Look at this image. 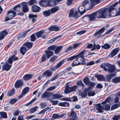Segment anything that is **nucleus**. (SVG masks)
<instances>
[{
	"label": "nucleus",
	"instance_id": "f257e3e1",
	"mask_svg": "<svg viewBox=\"0 0 120 120\" xmlns=\"http://www.w3.org/2000/svg\"><path fill=\"white\" fill-rule=\"evenodd\" d=\"M108 12L103 10L97 11L92 14L85 16L82 18L84 22H87L89 21H94L98 19L106 18Z\"/></svg>",
	"mask_w": 120,
	"mask_h": 120
},
{
	"label": "nucleus",
	"instance_id": "f03ea898",
	"mask_svg": "<svg viewBox=\"0 0 120 120\" xmlns=\"http://www.w3.org/2000/svg\"><path fill=\"white\" fill-rule=\"evenodd\" d=\"M90 55L89 52L83 50L77 55L68 58L67 60L69 61L76 59V60L72 64L71 66L73 67L78 65H83L85 64L84 61V55L86 57Z\"/></svg>",
	"mask_w": 120,
	"mask_h": 120
},
{
	"label": "nucleus",
	"instance_id": "7ed1b4c3",
	"mask_svg": "<svg viewBox=\"0 0 120 120\" xmlns=\"http://www.w3.org/2000/svg\"><path fill=\"white\" fill-rule=\"evenodd\" d=\"M18 58L13 55L11 56L8 59L7 61L2 66V69L4 70L8 71L11 68L13 61L16 60Z\"/></svg>",
	"mask_w": 120,
	"mask_h": 120
},
{
	"label": "nucleus",
	"instance_id": "20e7f679",
	"mask_svg": "<svg viewBox=\"0 0 120 120\" xmlns=\"http://www.w3.org/2000/svg\"><path fill=\"white\" fill-rule=\"evenodd\" d=\"M100 67L101 68H103L105 71H107L109 73L113 72L116 70L115 65H112L108 63L102 64L101 65Z\"/></svg>",
	"mask_w": 120,
	"mask_h": 120
},
{
	"label": "nucleus",
	"instance_id": "39448f33",
	"mask_svg": "<svg viewBox=\"0 0 120 120\" xmlns=\"http://www.w3.org/2000/svg\"><path fill=\"white\" fill-rule=\"evenodd\" d=\"M80 16V15H79L77 9L73 8L71 9L69 13V17H74L77 18Z\"/></svg>",
	"mask_w": 120,
	"mask_h": 120
},
{
	"label": "nucleus",
	"instance_id": "423d86ee",
	"mask_svg": "<svg viewBox=\"0 0 120 120\" xmlns=\"http://www.w3.org/2000/svg\"><path fill=\"white\" fill-rule=\"evenodd\" d=\"M16 14V12L13 10H10L8 11L6 14L7 17H6L4 20L5 21L13 19Z\"/></svg>",
	"mask_w": 120,
	"mask_h": 120
},
{
	"label": "nucleus",
	"instance_id": "0eeeda50",
	"mask_svg": "<svg viewBox=\"0 0 120 120\" xmlns=\"http://www.w3.org/2000/svg\"><path fill=\"white\" fill-rule=\"evenodd\" d=\"M81 5L84 7L86 9L89 10L92 8L91 3H90L89 0H85L83 1Z\"/></svg>",
	"mask_w": 120,
	"mask_h": 120
},
{
	"label": "nucleus",
	"instance_id": "6e6552de",
	"mask_svg": "<svg viewBox=\"0 0 120 120\" xmlns=\"http://www.w3.org/2000/svg\"><path fill=\"white\" fill-rule=\"evenodd\" d=\"M77 87V86L76 85L74 86L71 87L66 86L64 91V92L66 94H67L71 92L75 91Z\"/></svg>",
	"mask_w": 120,
	"mask_h": 120
},
{
	"label": "nucleus",
	"instance_id": "1a4fd4ad",
	"mask_svg": "<svg viewBox=\"0 0 120 120\" xmlns=\"http://www.w3.org/2000/svg\"><path fill=\"white\" fill-rule=\"evenodd\" d=\"M20 5L22 6V11L24 13L26 12L29 11V9L28 6V3L26 2H23L20 4Z\"/></svg>",
	"mask_w": 120,
	"mask_h": 120
},
{
	"label": "nucleus",
	"instance_id": "9d476101",
	"mask_svg": "<svg viewBox=\"0 0 120 120\" xmlns=\"http://www.w3.org/2000/svg\"><path fill=\"white\" fill-rule=\"evenodd\" d=\"M118 3V2H116L114 4H113L112 5L110 6L109 8V11L108 10H105V9H101V10H104L105 11L108 12V13H107V16L106 18L107 17H109L110 16V12L112 10L114 9V7H115V6L117 5Z\"/></svg>",
	"mask_w": 120,
	"mask_h": 120
},
{
	"label": "nucleus",
	"instance_id": "9b49d317",
	"mask_svg": "<svg viewBox=\"0 0 120 120\" xmlns=\"http://www.w3.org/2000/svg\"><path fill=\"white\" fill-rule=\"evenodd\" d=\"M24 84L23 81L20 79L17 80L14 86L15 88H19L22 87Z\"/></svg>",
	"mask_w": 120,
	"mask_h": 120
},
{
	"label": "nucleus",
	"instance_id": "f8f14e48",
	"mask_svg": "<svg viewBox=\"0 0 120 120\" xmlns=\"http://www.w3.org/2000/svg\"><path fill=\"white\" fill-rule=\"evenodd\" d=\"M119 48H117L113 49L111 52L110 53L109 55V56L110 57L112 58L116 55L119 52Z\"/></svg>",
	"mask_w": 120,
	"mask_h": 120
},
{
	"label": "nucleus",
	"instance_id": "ddd939ff",
	"mask_svg": "<svg viewBox=\"0 0 120 120\" xmlns=\"http://www.w3.org/2000/svg\"><path fill=\"white\" fill-rule=\"evenodd\" d=\"M53 93H51L45 92L43 94L42 96L44 98H46L48 100L51 99V96L52 94Z\"/></svg>",
	"mask_w": 120,
	"mask_h": 120
},
{
	"label": "nucleus",
	"instance_id": "4468645a",
	"mask_svg": "<svg viewBox=\"0 0 120 120\" xmlns=\"http://www.w3.org/2000/svg\"><path fill=\"white\" fill-rule=\"evenodd\" d=\"M86 8L82 5L80 6L78 8L79 13L80 15V16L83 15L85 12Z\"/></svg>",
	"mask_w": 120,
	"mask_h": 120
},
{
	"label": "nucleus",
	"instance_id": "2eb2a0df",
	"mask_svg": "<svg viewBox=\"0 0 120 120\" xmlns=\"http://www.w3.org/2000/svg\"><path fill=\"white\" fill-rule=\"evenodd\" d=\"M32 11L34 12H39L40 11L41 8L36 5H33L31 7Z\"/></svg>",
	"mask_w": 120,
	"mask_h": 120
},
{
	"label": "nucleus",
	"instance_id": "dca6fc26",
	"mask_svg": "<svg viewBox=\"0 0 120 120\" xmlns=\"http://www.w3.org/2000/svg\"><path fill=\"white\" fill-rule=\"evenodd\" d=\"M94 108L95 109L98 110V112H103V107L100 104L96 105L94 107Z\"/></svg>",
	"mask_w": 120,
	"mask_h": 120
},
{
	"label": "nucleus",
	"instance_id": "f3484780",
	"mask_svg": "<svg viewBox=\"0 0 120 120\" xmlns=\"http://www.w3.org/2000/svg\"><path fill=\"white\" fill-rule=\"evenodd\" d=\"M89 90V88H86L84 89L83 92L79 93V95L82 98H84L87 96V91Z\"/></svg>",
	"mask_w": 120,
	"mask_h": 120
},
{
	"label": "nucleus",
	"instance_id": "a211bd4d",
	"mask_svg": "<svg viewBox=\"0 0 120 120\" xmlns=\"http://www.w3.org/2000/svg\"><path fill=\"white\" fill-rule=\"evenodd\" d=\"M62 95L58 94H52V99H60L63 97Z\"/></svg>",
	"mask_w": 120,
	"mask_h": 120
},
{
	"label": "nucleus",
	"instance_id": "6ab92c4d",
	"mask_svg": "<svg viewBox=\"0 0 120 120\" xmlns=\"http://www.w3.org/2000/svg\"><path fill=\"white\" fill-rule=\"evenodd\" d=\"M47 5L48 6L52 7L54 6L56 4L55 0H47Z\"/></svg>",
	"mask_w": 120,
	"mask_h": 120
},
{
	"label": "nucleus",
	"instance_id": "aec40b11",
	"mask_svg": "<svg viewBox=\"0 0 120 120\" xmlns=\"http://www.w3.org/2000/svg\"><path fill=\"white\" fill-rule=\"evenodd\" d=\"M32 28L27 30L22 33L19 35V37L20 38L22 37L23 38L25 37L27 35V33L29 32Z\"/></svg>",
	"mask_w": 120,
	"mask_h": 120
},
{
	"label": "nucleus",
	"instance_id": "412c9836",
	"mask_svg": "<svg viewBox=\"0 0 120 120\" xmlns=\"http://www.w3.org/2000/svg\"><path fill=\"white\" fill-rule=\"evenodd\" d=\"M39 4L40 5L43 7H46L48 6L47 0H42L39 2Z\"/></svg>",
	"mask_w": 120,
	"mask_h": 120
},
{
	"label": "nucleus",
	"instance_id": "4be33fe9",
	"mask_svg": "<svg viewBox=\"0 0 120 120\" xmlns=\"http://www.w3.org/2000/svg\"><path fill=\"white\" fill-rule=\"evenodd\" d=\"M8 34L6 30L3 31L0 33V40L3 39Z\"/></svg>",
	"mask_w": 120,
	"mask_h": 120
},
{
	"label": "nucleus",
	"instance_id": "5701e85b",
	"mask_svg": "<svg viewBox=\"0 0 120 120\" xmlns=\"http://www.w3.org/2000/svg\"><path fill=\"white\" fill-rule=\"evenodd\" d=\"M45 53L46 54V57L47 59H49L52 56L53 52H52L50 50H46L45 51Z\"/></svg>",
	"mask_w": 120,
	"mask_h": 120
},
{
	"label": "nucleus",
	"instance_id": "b1692460",
	"mask_svg": "<svg viewBox=\"0 0 120 120\" xmlns=\"http://www.w3.org/2000/svg\"><path fill=\"white\" fill-rule=\"evenodd\" d=\"M33 44L32 42H27L23 44V45L26 46L28 49L31 48Z\"/></svg>",
	"mask_w": 120,
	"mask_h": 120
},
{
	"label": "nucleus",
	"instance_id": "393cba45",
	"mask_svg": "<svg viewBox=\"0 0 120 120\" xmlns=\"http://www.w3.org/2000/svg\"><path fill=\"white\" fill-rule=\"evenodd\" d=\"M52 73L50 71L47 70L43 73L42 75L46 77H50L52 76Z\"/></svg>",
	"mask_w": 120,
	"mask_h": 120
},
{
	"label": "nucleus",
	"instance_id": "a878e982",
	"mask_svg": "<svg viewBox=\"0 0 120 120\" xmlns=\"http://www.w3.org/2000/svg\"><path fill=\"white\" fill-rule=\"evenodd\" d=\"M92 7L96 4L100 3L101 0H90Z\"/></svg>",
	"mask_w": 120,
	"mask_h": 120
},
{
	"label": "nucleus",
	"instance_id": "bb28decb",
	"mask_svg": "<svg viewBox=\"0 0 120 120\" xmlns=\"http://www.w3.org/2000/svg\"><path fill=\"white\" fill-rule=\"evenodd\" d=\"M49 29L51 31H57L59 30V28L58 27L54 25L49 27Z\"/></svg>",
	"mask_w": 120,
	"mask_h": 120
},
{
	"label": "nucleus",
	"instance_id": "cd10ccee",
	"mask_svg": "<svg viewBox=\"0 0 120 120\" xmlns=\"http://www.w3.org/2000/svg\"><path fill=\"white\" fill-rule=\"evenodd\" d=\"M98 80L100 81H105V79L104 77L102 75H98L96 76Z\"/></svg>",
	"mask_w": 120,
	"mask_h": 120
},
{
	"label": "nucleus",
	"instance_id": "c85d7f7f",
	"mask_svg": "<svg viewBox=\"0 0 120 120\" xmlns=\"http://www.w3.org/2000/svg\"><path fill=\"white\" fill-rule=\"evenodd\" d=\"M42 13L44 17H48L51 15L50 10L43 11Z\"/></svg>",
	"mask_w": 120,
	"mask_h": 120
},
{
	"label": "nucleus",
	"instance_id": "c756f323",
	"mask_svg": "<svg viewBox=\"0 0 120 120\" xmlns=\"http://www.w3.org/2000/svg\"><path fill=\"white\" fill-rule=\"evenodd\" d=\"M29 89V88L28 87L25 88L23 90L22 94L21 95H20L19 97L20 98L22 97L23 96V95L25 94L28 92Z\"/></svg>",
	"mask_w": 120,
	"mask_h": 120
},
{
	"label": "nucleus",
	"instance_id": "7c9ffc66",
	"mask_svg": "<svg viewBox=\"0 0 120 120\" xmlns=\"http://www.w3.org/2000/svg\"><path fill=\"white\" fill-rule=\"evenodd\" d=\"M33 75L31 74H26L24 76L23 79L24 80H27L31 79Z\"/></svg>",
	"mask_w": 120,
	"mask_h": 120
},
{
	"label": "nucleus",
	"instance_id": "2f4dec72",
	"mask_svg": "<svg viewBox=\"0 0 120 120\" xmlns=\"http://www.w3.org/2000/svg\"><path fill=\"white\" fill-rule=\"evenodd\" d=\"M58 105L62 106L68 107L69 106V103L66 102H60L58 103Z\"/></svg>",
	"mask_w": 120,
	"mask_h": 120
},
{
	"label": "nucleus",
	"instance_id": "473e14b6",
	"mask_svg": "<svg viewBox=\"0 0 120 120\" xmlns=\"http://www.w3.org/2000/svg\"><path fill=\"white\" fill-rule=\"evenodd\" d=\"M115 75V74H112L107 75L106 77V79L107 81H110V79Z\"/></svg>",
	"mask_w": 120,
	"mask_h": 120
},
{
	"label": "nucleus",
	"instance_id": "72a5a7b5",
	"mask_svg": "<svg viewBox=\"0 0 120 120\" xmlns=\"http://www.w3.org/2000/svg\"><path fill=\"white\" fill-rule=\"evenodd\" d=\"M59 9L58 7H55L52 8L50 10V11L51 14H53L57 11Z\"/></svg>",
	"mask_w": 120,
	"mask_h": 120
},
{
	"label": "nucleus",
	"instance_id": "f704fd0d",
	"mask_svg": "<svg viewBox=\"0 0 120 120\" xmlns=\"http://www.w3.org/2000/svg\"><path fill=\"white\" fill-rule=\"evenodd\" d=\"M63 48L62 46H60L56 47L55 50V53L56 54H58L61 51Z\"/></svg>",
	"mask_w": 120,
	"mask_h": 120
},
{
	"label": "nucleus",
	"instance_id": "c9c22d12",
	"mask_svg": "<svg viewBox=\"0 0 120 120\" xmlns=\"http://www.w3.org/2000/svg\"><path fill=\"white\" fill-rule=\"evenodd\" d=\"M27 50L26 48L24 47H21L20 49V51L21 53L23 55H24Z\"/></svg>",
	"mask_w": 120,
	"mask_h": 120
},
{
	"label": "nucleus",
	"instance_id": "e433bc0d",
	"mask_svg": "<svg viewBox=\"0 0 120 120\" xmlns=\"http://www.w3.org/2000/svg\"><path fill=\"white\" fill-rule=\"evenodd\" d=\"M105 30V28L104 27L102 28L101 29H100L98 31L95 33L94 35L95 36L99 34L104 32Z\"/></svg>",
	"mask_w": 120,
	"mask_h": 120
},
{
	"label": "nucleus",
	"instance_id": "4c0bfd02",
	"mask_svg": "<svg viewBox=\"0 0 120 120\" xmlns=\"http://www.w3.org/2000/svg\"><path fill=\"white\" fill-rule=\"evenodd\" d=\"M112 80L114 83H116L120 81V77H116L113 78Z\"/></svg>",
	"mask_w": 120,
	"mask_h": 120
},
{
	"label": "nucleus",
	"instance_id": "58836bf2",
	"mask_svg": "<svg viewBox=\"0 0 120 120\" xmlns=\"http://www.w3.org/2000/svg\"><path fill=\"white\" fill-rule=\"evenodd\" d=\"M64 60H63L58 62L55 66L56 68L57 69L60 67L64 63Z\"/></svg>",
	"mask_w": 120,
	"mask_h": 120
},
{
	"label": "nucleus",
	"instance_id": "ea45409f",
	"mask_svg": "<svg viewBox=\"0 0 120 120\" xmlns=\"http://www.w3.org/2000/svg\"><path fill=\"white\" fill-rule=\"evenodd\" d=\"M43 34V31L41 30L36 33L35 34L36 36L38 38H39L41 37Z\"/></svg>",
	"mask_w": 120,
	"mask_h": 120
},
{
	"label": "nucleus",
	"instance_id": "a19ab883",
	"mask_svg": "<svg viewBox=\"0 0 120 120\" xmlns=\"http://www.w3.org/2000/svg\"><path fill=\"white\" fill-rule=\"evenodd\" d=\"M90 81V79L87 77H85L84 78L83 80L84 82L86 85H88V83Z\"/></svg>",
	"mask_w": 120,
	"mask_h": 120
},
{
	"label": "nucleus",
	"instance_id": "79ce46f5",
	"mask_svg": "<svg viewBox=\"0 0 120 120\" xmlns=\"http://www.w3.org/2000/svg\"><path fill=\"white\" fill-rule=\"evenodd\" d=\"M102 47L105 49H107L110 48V45L107 44H105L102 46Z\"/></svg>",
	"mask_w": 120,
	"mask_h": 120
},
{
	"label": "nucleus",
	"instance_id": "37998d69",
	"mask_svg": "<svg viewBox=\"0 0 120 120\" xmlns=\"http://www.w3.org/2000/svg\"><path fill=\"white\" fill-rule=\"evenodd\" d=\"M38 108L37 106H36L31 108L30 110V113H33L36 111Z\"/></svg>",
	"mask_w": 120,
	"mask_h": 120
},
{
	"label": "nucleus",
	"instance_id": "c03bdc74",
	"mask_svg": "<svg viewBox=\"0 0 120 120\" xmlns=\"http://www.w3.org/2000/svg\"><path fill=\"white\" fill-rule=\"evenodd\" d=\"M95 94V92L93 91H89L88 93V95L89 96H93Z\"/></svg>",
	"mask_w": 120,
	"mask_h": 120
},
{
	"label": "nucleus",
	"instance_id": "a18cd8bd",
	"mask_svg": "<svg viewBox=\"0 0 120 120\" xmlns=\"http://www.w3.org/2000/svg\"><path fill=\"white\" fill-rule=\"evenodd\" d=\"M53 99L51 98V99L50 100V102L52 103V105H56L58 103L59 101L57 100H52Z\"/></svg>",
	"mask_w": 120,
	"mask_h": 120
},
{
	"label": "nucleus",
	"instance_id": "49530a36",
	"mask_svg": "<svg viewBox=\"0 0 120 120\" xmlns=\"http://www.w3.org/2000/svg\"><path fill=\"white\" fill-rule=\"evenodd\" d=\"M110 106L109 105H104L103 109L104 110L109 111L110 109Z\"/></svg>",
	"mask_w": 120,
	"mask_h": 120
},
{
	"label": "nucleus",
	"instance_id": "de8ad7c7",
	"mask_svg": "<svg viewBox=\"0 0 120 120\" xmlns=\"http://www.w3.org/2000/svg\"><path fill=\"white\" fill-rule=\"evenodd\" d=\"M89 87L88 88H89V90L91 88L93 87L95 85V84L94 83L90 81L88 84Z\"/></svg>",
	"mask_w": 120,
	"mask_h": 120
},
{
	"label": "nucleus",
	"instance_id": "09e8293b",
	"mask_svg": "<svg viewBox=\"0 0 120 120\" xmlns=\"http://www.w3.org/2000/svg\"><path fill=\"white\" fill-rule=\"evenodd\" d=\"M0 114L1 117L4 118H6L7 117L6 113L4 112H1Z\"/></svg>",
	"mask_w": 120,
	"mask_h": 120
},
{
	"label": "nucleus",
	"instance_id": "8fccbe9b",
	"mask_svg": "<svg viewBox=\"0 0 120 120\" xmlns=\"http://www.w3.org/2000/svg\"><path fill=\"white\" fill-rule=\"evenodd\" d=\"M15 92V90L14 89H13L12 90L9 92L7 94V96H10L13 95Z\"/></svg>",
	"mask_w": 120,
	"mask_h": 120
},
{
	"label": "nucleus",
	"instance_id": "3c124183",
	"mask_svg": "<svg viewBox=\"0 0 120 120\" xmlns=\"http://www.w3.org/2000/svg\"><path fill=\"white\" fill-rule=\"evenodd\" d=\"M76 84L78 85H80L81 86L84 87L85 86L83 83L82 81L81 80L79 81H78L76 83Z\"/></svg>",
	"mask_w": 120,
	"mask_h": 120
},
{
	"label": "nucleus",
	"instance_id": "603ef678",
	"mask_svg": "<svg viewBox=\"0 0 120 120\" xmlns=\"http://www.w3.org/2000/svg\"><path fill=\"white\" fill-rule=\"evenodd\" d=\"M76 116L75 112L73 111H71V114L70 115H69L68 116H71L72 117H74Z\"/></svg>",
	"mask_w": 120,
	"mask_h": 120
},
{
	"label": "nucleus",
	"instance_id": "864d4df0",
	"mask_svg": "<svg viewBox=\"0 0 120 120\" xmlns=\"http://www.w3.org/2000/svg\"><path fill=\"white\" fill-rule=\"evenodd\" d=\"M36 3V2L35 0H31L29 1L28 2V3L30 5H32Z\"/></svg>",
	"mask_w": 120,
	"mask_h": 120
},
{
	"label": "nucleus",
	"instance_id": "5fc2aeb1",
	"mask_svg": "<svg viewBox=\"0 0 120 120\" xmlns=\"http://www.w3.org/2000/svg\"><path fill=\"white\" fill-rule=\"evenodd\" d=\"M57 57L56 56H54L51 57L50 60V63H52L57 58Z\"/></svg>",
	"mask_w": 120,
	"mask_h": 120
},
{
	"label": "nucleus",
	"instance_id": "6e6d98bb",
	"mask_svg": "<svg viewBox=\"0 0 120 120\" xmlns=\"http://www.w3.org/2000/svg\"><path fill=\"white\" fill-rule=\"evenodd\" d=\"M59 117V116L57 114H53V115L52 117L51 118V120H53V119H55Z\"/></svg>",
	"mask_w": 120,
	"mask_h": 120
},
{
	"label": "nucleus",
	"instance_id": "4d7b16f0",
	"mask_svg": "<svg viewBox=\"0 0 120 120\" xmlns=\"http://www.w3.org/2000/svg\"><path fill=\"white\" fill-rule=\"evenodd\" d=\"M21 7V6L20 4H18L13 8V9L16 11H18L17 9L18 8L20 10V8Z\"/></svg>",
	"mask_w": 120,
	"mask_h": 120
},
{
	"label": "nucleus",
	"instance_id": "13d9d810",
	"mask_svg": "<svg viewBox=\"0 0 120 120\" xmlns=\"http://www.w3.org/2000/svg\"><path fill=\"white\" fill-rule=\"evenodd\" d=\"M56 88V86H51L49 88H47L46 90L47 91H51L52 90H54Z\"/></svg>",
	"mask_w": 120,
	"mask_h": 120
},
{
	"label": "nucleus",
	"instance_id": "bf43d9fd",
	"mask_svg": "<svg viewBox=\"0 0 120 120\" xmlns=\"http://www.w3.org/2000/svg\"><path fill=\"white\" fill-rule=\"evenodd\" d=\"M36 39L34 35L33 34L31 36L30 40L31 41H34L36 40Z\"/></svg>",
	"mask_w": 120,
	"mask_h": 120
},
{
	"label": "nucleus",
	"instance_id": "052dcab7",
	"mask_svg": "<svg viewBox=\"0 0 120 120\" xmlns=\"http://www.w3.org/2000/svg\"><path fill=\"white\" fill-rule=\"evenodd\" d=\"M112 119L114 120H117L120 119V115H117L114 116Z\"/></svg>",
	"mask_w": 120,
	"mask_h": 120
},
{
	"label": "nucleus",
	"instance_id": "680f3d73",
	"mask_svg": "<svg viewBox=\"0 0 120 120\" xmlns=\"http://www.w3.org/2000/svg\"><path fill=\"white\" fill-rule=\"evenodd\" d=\"M118 107L119 105L118 104H115L112 106L111 109L112 110H113L117 108Z\"/></svg>",
	"mask_w": 120,
	"mask_h": 120
},
{
	"label": "nucleus",
	"instance_id": "e2e57ef3",
	"mask_svg": "<svg viewBox=\"0 0 120 120\" xmlns=\"http://www.w3.org/2000/svg\"><path fill=\"white\" fill-rule=\"evenodd\" d=\"M86 31L85 30H82L76 33V34L79 35H80L84 33Z\"/></svg>",
	"mask_w": 120,
	"mask_h": 120
},
{
	"label": "nucleus",
	"instance_id": "0e129e2a",
	"mask_svg": "<svg viewBox=\"0 0 120 120\" xmlns=\"http://www.w3.org/2000/svg\"><path fill=\"white\" fill-rule=\"evenodd\" d=\"M59 74H56L55 76L51 79V81H53L57 78L59 76Z\"/></svg>",
	"mask_w": 120,
	"mask_h": 120
},
{
	"label": "nucleus",
	"instance_id": "69168bd1",
	"mask_svg": "<svg viewBox=\"0 0 120 120\" xmlns=\"http://www.w3.org/2000/svg\"><path fill=\"white\" fill-rule=\"evenodd\" d=\"M74 49L73 46H70L68 47L65 50V53L67 52L68 51H70Z\"/></svg>",
	"mask_w": 120,
	"mask_h": 120
},
{
	"label": "nucleus",
	"instance_id": "338daca9",
	"mask_svg": "<svg viewBox=\"0 0 120 120\" xmlns=\"http://www.w3.org/2000/svg\"><path fill=\"white\" fill-rule=\"evenodd\" d=\"M36 98H34L33 99L30 101L28 103H27L26 104V106H28L32 103H33L34 101L36 100Z\"/></svg>",
	"mask_w": 120,
	"mask_h": 120
},
{
	"label": "nucleus",
	"instance_id": "774afa93",
	"mask_svg": "<svg viewBox=\"0 0 120 120\" xmlns=\"http://www.w3.org/2000/svg\"><path fill=\"white\" fill-rule=\"evenodd\" d=\"M23 116L22 115L19 116L18 117L17 120H24Z\"/></svg>",
	"mask_w": 120,
	"mask_h": 120
}]
</instances>
